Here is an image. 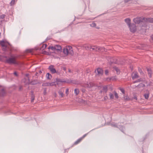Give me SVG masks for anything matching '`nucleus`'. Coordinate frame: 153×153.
<instances>
[{
	"label": "nucleus",
	"instance_id": "43",
	"mask_svg": "<svg viewBox=\"0 0 153 153\" xmlns=\"http://www.w3.org/2000/svg\"><path fill=\"white\" fill-rule=\"evenodd\" d=\"M111 126H113V127H117H117H118V126H117V124H111Z\"/></svg>",
	"mask_w": 153,
	"mask_h": 153
},
{
	"label": "nucleus",
	"instance_id": "48",
	"mask_svg": "<svg viewBox=\"0 0 153 153\" xmlns=\"http://www.w3.org/2000/svg\"><path fill=\"white\" fill-rule=\"evenodd\" d=\"M68 72H72L71 71V70L70 69H68Z\"/></svg>",
	"mask_w": 153,
	"mask_h": 153
},
{
	"label": "nucleus",
	"instance_id": "11",
	"mask_svg": "<svg viewBox=\"0 0 153 153\" xmlns=\"http://www.w3.org/2000/svg\"><path fill=\"white\" fill-rule=\"evenodd\" d=\"M70 48H71V47L70 46H68L65 48H64L63 51L64 53L68 55L69 53V49H70Z\"/></svg>",
	"mask_w": 153,
	"mask_h": 153
},
{
	"label": "nucleus",
	"instance_id": "12",
	"mask_svg": "<svg viewBox=\"0 0 153 153\" xmlns=\"http://www.w3.org/2000/svg\"><path fill=\"white\" fill-rule=\"evenodd\" d=\"M83 48L85 49L86 50H90L91 51V46L88 44H85L83 45Z\"/></svg>",
	"mask_w": 153,
	"mask_h": 153
},
{
	"label": "nucleus",
	"instance_id": "36",
	"mask_svg": "<svg viewBox=\"0 0 153 153\" xmlns=\"http://www.w3.org/2000/svg\"><path fill=\"white\" fill-rule=\"evenodd\" d=\"M59 94L60 95L61 97H63V92H62V91L59 90L58 92Z\"/></svg>",
	"mask_w": 153,
	"mask_h": 153
},
{
	"label": "nucleus",
	"instance_id": "39",
	"mask_svg": "<svg viewBox=\"0 0 153 153\" xmlns=\"http://www.w3.org/2000/svg\"><path fill=\"white\" fill-rule=\"evenodd\" d=\"M31 101L33 102L34 100V96L33 95H32L31 97Z\"/></svg>",
	"mask_w": 153,
	"mask_h": 153
},
{
	"label": "nucleus",
	"instance_id": "26",
	"mask_svg": "<svg viewBox=\"0 0 153 153\" xmlns=\"http://www.w3.org/2000/svg\"><path fill=\"white\" fill-rule=\"evenodd\" d=\"M109 96L110 97V99L111 100H113L114 98V95L113 94L110 93L109 94Z\"/></svg>",
	"mask_w": 153,
	"mask_h": 153
},
{
	"label": "nucleus",
	"instance_id": "14",
	"mask_svg": "<svg viewBox=\"0 0 153 153\" xmlns=\"http://www.w3.org/2000/svg\"><path fill=\"white\" fill-rule=\"evenodd\" d=\"M56 81L57 82H67V83H69V81H66L65 80H64L62 79H61L59 78H56Z\"/></svg>",
	"mask_w": 153,
	"mask_h": 153
},
{
	"label": "nucleus",
	"instance_id": "46",
	"mask_svg": "<svg viewBox=\"0 0 153 153\" xmlns=\"http://www.w3.org/2000/svg\"><path fill=\"white\" fill-rule=\"evenodd\" d=\"M68 91H69V89L68 88H67L66 89V94H68Z\"/></svg>",
	"mask_w": 153,
	"mask_h": 153
},
{
	"label": "nucleus",
	"instance_id": "25",
	"mask_svg": "<svg viewBox=\"0 0 153 153\" xmlns=\"http://www.w3.org/2000/svg\"><path fill=\"white\" fill-rule=\"evenodd\" d=\"M139 77V76L137 73H135L134 75L132 76V78L133 79L135 78H137Z\"/></svg>",
	"mask_w": 153,
	"mask_h": 153
},
{
	"label": "nucleus",
	"instance_id": "17",
	"mask_svg": "<svg viewBox=\"0 0 153 153\" xmlns=\"http://www.w3.org/2000/svg\"><path fill=\"white\" fill-rule=\"evenodd\" d=\"M114 71H116L117 74H118L120 73V71L119 69L117 67L114 66L113 67Z\"/></svg>",
	"mask_w": 153,
	"mask_h": 153
},
{
	"label": "nucleus",
	"instance_id": "5",
	"mask_svg": "<svg viewBox=\"0 0 153 153\" xmlns=\"http://www.w3.org/2000/svg\"><path fill=\"white\" fill-rule=\"evenodd\" d=\"M144 19V17H137L134 19L133 21L135 24H139L140 22H143Z\"/></svg>",
	"mask_w": 153,
	"mask_h": 153
},
{
	"label": "nucleus",
	"instance_id": "4",
	"mask_svg": "<svg viewBox=\"0 0 153 153\" xmlns=\"http://www.w3.org/2000/svg\"><path fill=\"white\" fill-rule=\"evenodd\" d=\"M48 49H51L53 51H57L58 52H60L62 50L61 46L59 45H56L54 46H49Z\"/></svg>",
	"mask_w": 153,
	"mask_h": 153
},
{
	"label": "nucleus",
	"instance_id": "15",
	"mask_svg": "<svg viewBox=\"0 0 153 153\" xmlns=\"http://www.w3.org/2000/svg\"><path fill=\"white\" fill-rule=\"evenodd\" d=\"M125 21L126 22L127 24L128 27L130 26L131 25V20L129 18H126L125 19Z\"/></svg>",
	"mask_w": 153,
	"mask_h": 153
},
{
	"label": "nucleus",
	"instance_id": "37",
	"mask_svg": "<svg viewBox=\"0 0 153 153\" xmlns=\"http://www.w3.org/2000/svg\"><path fill=\"white\" fill-rule=\"evenodd\" d=\"M144 97L146 99H147L149 97V94H144Z\"/></svg>",
	"mask_w": 153,
	"mask_h": 153
},
{
	"label": "nucleus",
	"instance_id": "49",
	"mask_svg": "<svg viewBox=\"0 0 153 153\" xmlns=\"http://www.w3.org/2000/svg\"><path fill=\"white\" fill-rule=\"evenodd\" d=\"M151 38L153 40V35H152L151 36Z\"/></svg>",
	"mask_w": 153,
	"mask_h": 153
},
{
	"label": "nucleus",
	"instance_id": "51",
	"mask_svg": "<svg viewBox=\"0 0 153 153\" xmlns=\"http://www.w3.org/2000/svg\"><path fill=\"white\" fill-rule=\"evenodd\" d=\"M4 57L6 58V59H7V56H4Z\"/></svg>",
	"mask_w": 153,
	"mask_h": 153
},
{
	"label": "nucleus",
	"instance_id": "53",
	"mask_svg": "<svg viewBox=\"0 0 153 153\" xmlns=\"http://www.w3.org/2000/svg\"><path fill=\"white\" fill-rule=\"evenodd\" d=\"M32 84H34V83H33V82H32Z\"/></svg>",
	"mask_w": 153,
	"mask_h": 153
},
{
	"label": "nucleus",
	"instance_id": "42",
	"mask_svg": "<svg viewBox=\"0 0 153 153\" xmlns=\"http://www.w3.org/2000/svg\"><path fill=\"white\" fill-rule=\"evenodd\" d=\"M87 134H85L84 135H83L82 137H81V138L82 139H82L84 138L87 135Z\"/></svg>",
	"mask_w": 153,
	"mask_h": 153
},
{
	"label": "nucleus",
	"instance_id": "10",
	"mask_svg": "<svg viewBox=\"0 0 153 153\" xmlns=\"http://www.w3.org/2000/svg\"><path fill=\"white\" fill-rule=\"evenodd\" d=\"M48 69L52 74H54L56 73V70L54 68V66L53 65H50Z\"/></svg>",
	"mask_w": 153,
	"mask_h": 153
},
{
	"label": "nucleus",
	"instance_id": "33",
	"mask_svg": "<svg viewBox=\"0 0 153 153\" xmlns=\"http://www.w3.org/2000/svg\"><path fill=\"white\" fill-rule=\"evenodd\" d=\"M15 0H12L10 3V6H13L15 4Z\"/></svg>",
	"mask_w": 153,
	"mask_h": 153
},
{
	"label": "nucleus",
	"instance_id": "35",
	"mask_svg": "<svg viewBox=\"0 0 153 153\" xmlns=\"http://www.w3.org/2000/svg\"><path fill=\"white\" fill-rule=\"evenodd\" d=\"M50 83V86H56V84H55V82Z\"/></svg>",
	"mask_w": 153,
	"mask_h": 153
},
{
	"label": "nucleus",
	"instance_id": "9",
	"mask_svg": "<svg viewBox=\"0 0 153 153\" xmlns=\"http://www.w3.org/2000/svg\"><path fill=\"white\" fill-rule=\"evenodd\" d=\"M94 85V84L93 82H90L89 84L85 83L82 86L85 88H91L93 87Z\"/></svg>",
	"mask_w": 153,
	"mask_h": 153
},
{
	"label": "nucleus",
	"instance_id": "2",
	"mask_svg": "<svg viewBox=\"0 0 153 153\" xmlns=\"http://www.w3.org/2000/svg\"><path fill=\"white\" fill-rule=\"evenodd\" d=\"M107 60L108 62L111 64L112 63L119 64V61L118 59H116L115 57H107Z\"/></svg>",
	"mask_w": 153,
	"mask_h": 153
},
{
	"label": "nucleus",
	"instance_id": "22",
	"mask_svg": "<svg viewBox=\"0 0 153 153\" xmlns=\"http://www.w3.org/2000/svg\"><path fill=\"white\" fill-rule=\"evenodd\" d=\"M5 15L4 14H3L0 16V21L1 22L3 21L4 20V18Z\"/></svg>",
	"mask_w": 153,
	"mask_h": 153
},
{
	"label": "nucleus",
	"instance_id": "19",
	"mask_svg": "<svg viewBox=\"0 0 153 153\" xmlns=\"http://www.w3.org/2000/svg\"><path fill=\"white\" fill-rule=\"evenodd\" d=\"M46 77L48 79H51L52 78V76L49 73H48L46 74Z\"/></svg>",
	"mask_w": 153,
	"mask_h": 153
},
{
	"label": "nucleus",
	"instance_id": "47",
	"mask_svg": "<svg viewBox=\"0 0 153 153\" xmlns=\"http://www.w3.org/2000/svg\"><path fill=\"white\" fill-rule=\"evenodd\" d=\"M14 75L15 76H18V74H17V73L16 72H14Z\"/></svg>",
	"mask_w": 153,
	"mask_h": 153
},
{
	"label": "nucleus",
	"instance_id": "6",
	"mask_svg": "<svg viewBox=\"0 0 153 153\" xmlns=\"http://www.w3.org/2000/svg\"><path fill=\"white\" fill-rule=\"evenodd\" d=\"M95 73L96 74V76H101L103 73V71L102 69L100 68H98L95 71Z\"/></svg>",
	"mask_w": 153,
	"mask_h": 153
},
{
	"label": "nucleus",
	"instance_id": "30",
	"mask_svg": "<svg viewBox=\"0 0 153 153\" xmlns=\"http://www.w3.org/2000/svg\"><path fill=\"white\" fill-rule=\"evenodd\" d=\"M124 98L126 101H128L130 100V98L128 96H124Z\"/></svg>",
	"mask_w": 153,
	"mask_h": 153
},
{
	"label": "nucleus",
	"instance_id": "7",
	"mask_svg": "<svg viewBox=\"0 0 153 153\" xmlns=\"http://www.w3.org/2000/svg\"><path fill=\"white\" fill-rule=\"evenodd\" d=\"M12 49V46L9 43H7V46H5V48H3V50L4 51H11Z\"/></svg>",
	"mask_w": 153,
	"mask_h": 153
},
{
	"label": "nucleus",
	"instance_id": "52",
	"mask_svg": "<svg viewBox=\"0 0 153 153\" xmlns=\"http://www.w3.org/2000/svg\"><path fill=\"white\" fill-rule=\"evenodd\" d=\"M39 73H42V72L41 71H39Z\"/></svg>",
	"mask_w": 153,
	"mask_h": 153
},
{
	"label": "nucleus",
	"instance_id": "27",
	"mask_svg": "<svg viewBox=\"0 0 153 153\" xmlns=\"http://www.w3.org/2000/svg\"><path fill=\"white\" fill-rule=\"evenodd\" d=\"M107 86L105 85L104 86H103V90L105 93H106L107 92Z\"/></svg>",
	"mask_w": 153,
	"mask_h": 153
},
{
	"label": "nucleus",
	"instance_id": "20",
	"mask_svg": "<svg viewBox=\"0 0 153 153\" xmlns=\"http://www.w3.org/2000/svg\"><path fill=\"white\" fill-rule=\"evenodd\" d=\"M47 45L46 44H43L42 45V46L40 47V50H43L46 47Z\"/></svg>",
	"mask_w": 153,
	"mask_h": 153
},
{
	"label": "nucleus",
	"instance_id": "3",
	"mask_svg": "<svg viewBox=\"0 0 153 153\" xmlns=\"http://www.w3.org/2000/svg\"><path fill=\"white\" fill-rule=\"evenodd\" d=\"M104 48L103 47H100L97 46H91V49L92 51H100L102 52L104 51Z\"/></svg>",
	"mask_w": 153,
	"mask_h": 153
},
{
	"label": "nucleus",
	"instance_id": "16",
	"mask_svg": "<svg viewBox=\"0 0 153 153\" xmlns=\"http://www.w3.org/2000/svg\"><path fill=\"white\" fill-rule=\"evenodd\" d=\"M6 94L4 88H2L1 90L0 91V96H3Z\"/></svg>",
	"mask_w": 153,
	"mask_h": 153
},
{
	"label": "nucleus",
	"instance_id": "21",
	"mask_svg": "<svg viewBox=\"0 0 153 153\" xmlns=\"http://www.w3.org/2000/svg\"><path fill=\"white\" fill-rule=\"evenodd\" d=\"M148 74L149 77L151 78L152 77V71L150 69H147Z\"/></svg>",
	"mask_w": 153,
	"mask_h": 153
},
{
	"label": "nucleus",
	"instance_id": "45",
	"mask_svg": "<svg viewBox=\"0 0 153 153\" xmlns=\"http://www.w3.org/2000/svg\"><path fill=\"white\" fill-rule=\"evenodd\" d=\"M108 97L107 96H105L104 97V100H107L108 99Z\"/></svg>",
	"mask_w": 153,
	"mask_h": 153
},
{
	"label": "nucleus",
	"instance_id": "24",
	"mask_svg": "<svg viewBox=\"0 0 153 153\" xmlns=\"http://www.w3.org/2000/svg\"><path fill=\"white\" fill-rule=\"evenodd\" d=\"M74 92L76 95H77L79 93V89L76 88L74 90Z\"/></svg>",
	"mask_w": 153,
	"mask_h": 153
},
{
	"label": "nucleus",
	"instance_id": "54",
	"mask_svg": "<svg viewBox=\"0 0 153 153\" xmlns=\"http://www.w3.org/2000/svg\"><path fill=\"white\" fill-rule=\"evenodd\" d=\"M134 99H137V98H136V97H135V98H134Z\"/></svg>",
	"mask_w": 153,
	"mask_h": 153
},
{
	"label": "nucleus",
	"instance_id": "34",
	"mask_svg": "<svg viewBox=\"0 0 153 153\" xmlns=\"http://www.w3.org/2000/svg\"><path fill=\"white\" fill-rule=\"evenodd\" d=\"M90 26L93 27H95L96 26V24L94 22H93L90 24Z\"/></svg>",
	"mask_w": 153,
	"mask_h": 153
},
{
	"label": "nucleus",
	"instance_id": "18",
	"mask_svg": "<svg viewBox=\"0 0 153 153\" xmlns=\"http://www.w3.org/2000/svg\"><path fill=\"white\" fill-rule=\"evenodd\" d=\"M7 43H5L3 41H1L0 42V45L4 48H5V46H7Z\"/></svg>",
	"mask_w": 153,
	"mask_h": 153
},
{
	"label": "nucleus",
	"instance_id": "32",
	"mask_svg": "<svg viewBox=\"0 0 153 153\" xmlns=\"http://www.w3.org/2000/svg\"><path fill=\"white\" fill-rule=\"evenodd\" d=\"M50 83L49 82H47L45 83H44L42 84V86H50Z\"/></svg>",
	"mask_w": 153,
	"mask_h": 153
},
{
	"label": "nucleus",
	"instance_id": "28",
	"mask_svg": "<svg viewBox=\"0 0 153 153\" xmlns=\"http://www.w3.org/2000/svg\"><path fill=\"white\" fill-rule=\"evenodd\" d=\"M117 128H119L123 132V131L124 130V127L123 126H118V127H117Z\"/></svg>",
	"mask_w": 153,
	"mask_h": 153
},
{
	"label": "nucleus",
	"instance_id": "29",
	"mask_svg": "<svg viewBox=\"0 0 153 153\" xmlns=\"http://www.w3.org/2000/svg\"><path fill=\"white\" fill-rule=\"evenodd\" d=\"M69 53L71 55H73L74 53V51L73 50H72V47L71 48H70V49H69Z\"/></svg>",
	"mask_w": 153,
	"mask_h": 153
},
{
	"label": "nucleus",
	"instance_id": "38",
	"mask_svg": "<svg viewBox=\"0 0 153 153\" xmlns=\"http://www.w3.org/2000/svg\"><path fill=\"white\" fill-rule=\"evenodd\" d=\"M138 71L141 74H143V73L142 71L141 68H138Z\"/></svg>",
	"mask_w": 153,
	"mask_h": 153
},
{
	"label": "nucleus",
	"instance_id": "23",
	"mask_svg": "<svg viewBox=\"0 0 153 153\" xmlns=\"http://www.w3.org/2000/svg\"><path fill=\"white\" fill-rule=\"evenodd\" d=\"M82 140L81 138H79L75 142V143H74V144L75 145L79 143Z\"/></svg>",
	"mask_w": 153,
	"mask_h": 153
},
{
	"label": "nucleus",
	"instance_id": "13",
	"mask_svg": "<svg viewBox=\"0 0 153 153\" xmlns=\"http://www.w3.org/2000/svg\"><path fill=\"white\" fill-rule=\"evenodd\" d=\"M144 21L150 23H153V18H146L144 17Z\"/></svg>",
	"mask_w": 153,
	"mask_h": 153
},
{
	"label": "nucleus",
	"instance_id": "31",
	"mask_svg": "<svg viewBox=\"0 0 153 153\" xmlns=\"http://www.w3.org/2000/svg\"><path fill=\"white\" fill-rule=\"evenodd\" d=\"M114 96L115 98L117 99H118L119 97L118 94L115 91H114Z\"/></svg>",
	"mask_w": 153,
	"mask_h": 153
},
{
	"label": "nucleus",
	"instance_id": "41",
	"mask_svg": "<svg viewBox=\"0 0 153 153\" xmlns=\"http://www.w3.org/2000/svg\"><path fill=\"white\" fill-rule=\"evenodd\" d=\"M119 89L123 93V94H125V91L123 88H119Z\"/></svg>",
	"mask_w": 153,
	"mask_h": 153
},
{
	"label": "nucleus",
	"instance_id": "40",
	"mask_svg": "<svg viewBox=\"0 0 153 153\" xmlns=\"http://www.w3.org/2000/svg\"><path fill=\"white\" fill-rule=\"evenodd\" d=\"M83 45H74V46L75 47H76V48L77 49H78V48H77V47H81V48H83Z\"/></svg>",
	"mask_w": 153,
	"mask_h": 153
},
{
	"label": "nucleus",
	"instance_id": "50",
	"mask_svg": "<svg viewBox=\"0 0 153 153\" xmlns=\"http://www.w3.org/2000/svg\"><path fill=\"white\" fill-rule=\"evenodd\" d=\"M63 70L64 71H66V68H63Z\"/></svg>",
	"mask_w": 153,
	"mask_h": 153
},
{
	"label": "nucleus",
	"instance_id": "44",
	"mask_svg": "<svg viewBox=\"0 0 153 153\" xmlns=\"http://www.w3.org/2000/svg\"><path fill=\"white\" fill-rule=\"evenodd\" d=\"M108 73V71L107 70H106L105 71V74L106 75H107Z\"/></svg>",
	"mask_w": 153,
	"mask_h": 153
},
{
	"label": "nucleus",
	"instance_id": "8",
	"mask_svg": "<svg viewBox=\"0 0 153 153\" xmlns=\"http://www.w3.org/2000/svg\"><path fill=\"white\" fill-rule=\"evenodd\" d=\"M129 27L131 32L134 33L136 31V27L135 24H131L129 26Z\"/></svg>",
	"mask_w": 153,
	"mask_h": 153
},
{
	"label": "nucleus",
	"instance_id": "1",
	"mask_svg": "<svg viewBox=\"0 0 153 153\" xmlns=\"http://www.w3.org/2000/svg\"><path fill=\"white\" fill-rule=\"evenodd\" d=\"M5 62L9 64H18V62L16 60V58L14 57L7 59L5 61Z\"/></svg>",
	"mask_w": 153,
	"mask_h": 153
}]
</instances>
